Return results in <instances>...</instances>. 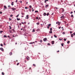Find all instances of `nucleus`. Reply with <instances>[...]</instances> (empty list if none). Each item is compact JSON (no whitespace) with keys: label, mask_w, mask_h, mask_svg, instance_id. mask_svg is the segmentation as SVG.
<instances>
[{"label":"nucleus","mask_w":75,"mask_h":75,"mask_svg":"<svg viewBox=\"0 0 75 75\" xmlns=\"http://www.w3.org/2000/svg\"><path fill=\"white\" fill-rule=\"evenodd\" d=\"M2 75H4V73H3V72H2Z\"/></svg>","instance_id":"34"},{"label":"nucleus","mask_w":75,"mask_h":75,"mask_svg":"<svg viewBox=\"0 0 75 75\" xmlns=\"http://www.w3.org/2000/svg\"><path fill=\"white\" fill-rule=\"evenodd\" d=\"M43 15L44 16H46V13H43Z\"/></svg>","instance_id":"16"},{"label":"nucleus","mask_w":75,"mask_h":75,"mask_svg":"<svg viewBox=\"0 0 75 75\" xmlns=\"http://www.w3.org/2000/svg\"><path fill=\"white\" fill-rule=\"evenodd\" d=\"M11 9H12L13 11H14V10H16V8H12Z\"/></svg>","instance_id":"1"},{"label":"nucleus","mask_w":75,"mask_h":75,"mask_svg":"<svg viewBox=\"0 0 75 75\" xmlns=\"http://www.w3.org/2000/svg\"><path fill=\"white\" fill-rule=\"evenodd\" d=\"M46 2H47V1H46V0H45V3H46Z\"/></svg>","instance_id":"48"},{"label":"nucleus","mask_w":75,"mask_h":75,"mask_svg":"<svg viewBox=\"0 0 75 75\" xmlns=\"http://www.w3.org/2000/svg\"><path fill=\"white\" fill-rule=\"evenodd\" d=\"M64 23L65 25H66V23H67V22H66V21H64Z\"/></svg>","instance_id":"28"},{"label":"nucleus","mask_w":75,"mask_h":75,"mask_svg":"<svg viewBox=\"0 0 75 75\" xmlns=\"http://www.w3.org/2000/svg\"><path fill=\"white\" fill-rule=\"evenodd\" d=\"M10 55H12V52H10L9 53Z\"/></svg>","instance_id":"15"},{"label":"nucleus","mask_w":75,"mask_h":75,"mask_svg":"<svg viewBox=\"0 0 75 75\" xmlns=\"http://www.w3.org/2000/svg\"><path fill=\"white\" fill-rule=\"evenodd\" d=\"M25 9H27V8H27V7H25Z\"/></svg>","instance_id":"39"},{"label":"nucleus","mask_w":75,"mask_h":75,"mask_svg":"<svg viewBox=\"0 0 75 75\" xmlns=\"http://www.w3.org/2000/svg\"><path fill=\"white\" fill-rule=\"evenodd\" d=\"M64 15H63V16H61L60 17L61 18H62V19H63V18H64Z\"/></svg>","instance_id":"4"},{"label":"nucleus","mask_w":75,"mask_h":75,"mask_svg":"<svg viewBox=\"0 0 75 75\" xmlns=\"http://www.w3.org/2000/svg\"><path fill=\"white\" fill-rule=\"evenodd\" d=\"M0 49L1 50V51H4V50L3 49V48L2 47H1Z\"/></svg>","instance_id":"8"},{"label":"nucleus","mask_w":75,"mask_h":75,"mask_svg":"<svg viewBox=\"0 0 75 75\" xmlns=\"http://www.w3.org/2000/svg\"><path fill=\"white\" fill-rule=\"evenodd\" d=\"M72 13H73V12H72V11L70 13V14H72Z\"/></svg>","instance_id":"54"},{"label":"nucleus","mask_w":75,"mask_h":75,"mask_svg":"<svg viewBox=\"0 0 75 75\" xmlns=\"http://www.w3.org/2000/svg\"><path fill=\"white\" fill-rule=\"evenodd\" d=\"M42 40H40V42H42Z\"/></svg>","instance_id":"29"},{"label":"nucleus","mask_w":75,"mask_h":75,"mask_svg":"<svg viewBox=\"0 0 75 75\" xmlns=\"http://www.w3.org/2000/svg\"><path fill=\"white\" fill-rule=\"evenodd\" d=\"M61 28V27H59V29H60V28Z\"/></svg>","instance_id":"52"},{"label":"nucleus","mask_w":75,"mask_h":75,"mask_svg":"<svg viewBox=\"0 0 75 75\" xmlns=\"http://www.w3.org/2000/svg\"><path fill=\"white\" fill-rule=\"evenodd\" d=\"M58 23H59V22H56V24H58Z\"/></svg>","instance_id":"50"},{"label":"nucleus","mask_w":75,"mask_h":75,"mask_svg":"<svg viewBox=\"0 0 75 75\" xmlns=\"http://www.w3.org/2000/svg\"><path fill=\"white\" fill-rule=\"evenodd\" d=\"M21 14H22V15H24V13H22Z\"/></svg>","instance_id":"45"},{"label":"nucleus","mask_w":75,"mask_h":75,"mask_svg":"<svg viewBox=\"0 0 75 75\" xmlns=\"http://www.w3.org/2000/svg\"><path fill=\"white\" fill-rule=\"evenodd\" d=\"M46 40H47V39L46 38H45L43 39L44 41H46Z\"/></svg>","instance_id":"2"},{"label":"nucleus","mask_w":75,"mask_h":75,"mask_svg":"<svg viewBox=\"0 0 75 75\" xmlns=\"http://www.w3.org/2000/svg\"><path fill=\"white\" fill-rule=\"evenodd\" d=\"M58 25H60V24H61V22H58Z\"/></svg>","instance_id":"30"},{"label":"nucleus","mask_w":75,"mask_h":75,"mask_svg":"<svg viewBox=\"0 0 75 75\" xmlns=\"http://www.w3.org/2000/svg\"><path fill=\"white\" fill-rule=\"evenodd\" d=\"M48 6H49V5L48 4H47V5H46V6H45V8H47V7H48Z\"/></svg>","instance_id":"5"},{"label":"nucleus","mask_w":75,"mask_h":75,"mask_svg":"<svg viewBox=\"0 0 75 75\" xmlns=\"http://www.w3.org/2000/svg\"><path fill=\"white\" fill-rule=\"evenodd\" d=\"M16 62H18V60H16Z\"/></svg>","instance_id":"64"},{"label":"nucleus","mask_w":75,"mask_h":75,"mask_svg":"<svg viewBox=\"0 0 75 75\" xmlns=\"http://www.w3.org/2000/svg\"><path fill=\"white\" fill-rule=\"evenodd\" d=\"M33 66L34 67H35V66H36L35 64H33Z\"/></svg>","instance_id":"25"},{"label":"nucleus","mask_w":75,"mask_h":75,"mask_svg":"<svg viewBox=\"0 0 75 75\" xmlns=\"http://www.w3.org/2000/svg\"><path fill=\"white\" fill-rule=\"evenodd\" d=\"M17 21H19V20H20V19H18V18H17Z\"/></svg>","instance_id":"19"},{"label":"nucleus","mask_w":75,"mask_h":75,"mask_svg":"<svg viewBox=\"0 0 75 75\" xmlns=\"http://www.w3.org/2000/svg\"><path fill=\"white\" fill-rule=\"evenodd\" d=\"M71 37H74V35H73V34H71Z\"/></svg>","instance_id":"17"},{"label":"nucleus","mask_w":75,"mask_h":75,"mask_svg":"<svg viewBox=\"0 0 75 75\" xmlns=\"http://www.w3.org/2000/svg\"><path fill=\"white\" fill-rule=\"evenodd\" d=\"M64 11V9L63 8L62 9V13H63Z\"/></svg>","instance_id":"18"},{"label":"nucleus","mask_w":75,"mask_h":75,"mask_svg":"<svg viewBox=\"0 0 75 75\" xmlns=\"http://www.w3.org/2000/svg\"><path fill=\"white\" fill-rule=\"evenodd\" d=\"M57 52H59V51L58 50V51H57Z\"/></svg>","instance_id":"59"},{"label":"nucleus","mask_w":75,"mask_h":75,"mask_svg":"<svg viewBox=\"0 0 75 75\" xmlns=\"http://www.w3.org/2000/svg\"><path fill=\"white\" fill-rule=\"evenodd\" d=\"M1 47H3V44H1Z\"/></svg>","instance_id":"38"},{"label":"nucleus","mask_w":75,"mask_h":75,"mask_svg":"<svg viewBox=\"0 0 75 75\" xmlns=\"http://www.w3.org/2000/svg\"><path fill=\"white\" fill-rule=\"evenodd\" d=\"M30 44H35V42H31L29 43Z\"/></svg>","instance_id":"6"},{"label":"nucleus","mask_w":75,"mask_h":75,"mask_svg":"<svg viewBox=\"0 0 75 75\" xmlns=\"http://www.w3.org/2000/svg\"><path fill=\"white\" fill-rule=\"evenodd\" d=\"M4 8H5L4 9H6V8H7V7H6V6H4Z\"/></svg>","instance_id":"11"},{"label":"nucleus","mask_w":75,"mask_h":75,"mask_svg":"<svg viewBox=\"0 0 75 75\" xmlns=\"http://www.w3.org/2000/svg\"><path fill=\"white\" fill-rule=\"evenodd\" d=\"M33 32H35V30L33 29V30L32 31Z\"/></svg>","instance_id":"40"},{"label":"nucleus","mask_w":75,"mask_h":75,"mask_svg":"<svg viewBox=\"0 0 75 75\" xmlns=\"http://www.w3.org/2000/svg\"><path fill=\"white\" fill-rule=\"evenodd\" d=\"M8 7H10V8H11V6L10 5H8Z\"/></svg>","instance_id":"46"},{"label":"nucleus","mask_w":75,"mask_h":75,"mask_svg":"<svg viewBox=\"0 0 75 75\" xmlns=\"http://www.w3.org/2000/svg\"><path fill=\"white\" fill-rule=\"evenodd\" d=\"M61 45H62V47H63V46H64V43H62Z\"/></svg>","instance_id":"24"},{"label":"nucleus","mask_w":75,"mask_h":75,"mask_svg":"<svg viewBox=\"0 0 75 75\" xmlns=\"http://www.w3.org/2000/svg\"><path fill=\"white\" fill-rule=\"evenodd\" d=\"M73 34L75 35V33H73Z\"/></svg>","instance_id":"62"},{"label":"nucleus","mask_w":75,"mask_h":75,"mask_svg":"<svg viewBox=\"0 0 75 75\" xmlns=\"http://www.w3.org/2000/svg\"><path fill=\"white\" fill-rule=\"evenodd\" d=\"M29 7L30 8H32V6L31 5L29 6Z\"/></svg>","instance_id":"22"},{"label":"nucleus","mask_w":75,"mask_h":75,"mask_svg":"<svg viewBox=\"0 0 75 75\" xmlns=\"http://www.w3.org/2000/svg\"><path fill=\"white\" fill-rule=\"evenodd\" d=\"M62 34H65V32H63Z\"/></svg>","instance_id":"43"},{"label":"nucleus","mask_w":75,"mask_h":75,"mask_svg":"<svg viewBox=\"0 0 75 75\" xmlns=\"http://www.w3.org/2000/svg\"><path fill=\"white\" fill-rule=\"evenodd\" d=\"M21 23L22 24H26V22H25L24 23L22 22Z\"/></svg>","instance_id":"10"},{"label":"nucleus","mask_w":75,"mask_h":75,"mask_svg":"<svg viewBox=\"0 0 75 75\" xmlns=\"http://www.w3.org/2000/svg\"><path fill=\"white\" fill-rule=\"evenodd\" d=\"M19 64H20V63H18L17 64V65H19Z\"/></svg>","instance_id":"37"},{"label":"nucleus","mask_w":75,"mask_h":75,"mask_svg":"<svg viewBox=\"0 0 75 75\" xmlns=\"http://www.w3.org/2000/svg\"><path fill=\"white\" fill-rule=\"evenodd\" d=\"M36 24H37V25H39V24H40V23L38 22Z\"/></svg>","instance_id":"31"},{"label":"nucleus","mask_w":75,"mask_h":75,"mask_svg":"<svg viewBox=\"0 0 75 75\" xmlns=\"http://www.w3.org/2000/svg\"><path fill=\"white\" fill-rule=\"evenodd\" d=\"M54 41H51V43L53 45V44H54Z\"/></svg>","instance_id":"3"},{"label":"nucleus","mask_w":75,"mask_h":75,"mask_svg":"<svg viewBox=\"0 0 75 75\" xmlns=\"http://www.w3.org/2000/svg\"><path fill=\"white\" fill-rule=\"evenodd\" d=\"M14 21H15V22H16V19H15L14 20Z\"/></svg>","instance_id":"58"},{"label":"nucleus","mask_w":75,"mask_h":75,"mask_svg":"<svg viewBox=\"0 0 75 75\" xmlns=\"http://www.w3.org/2000/svg\"><path fill=\"white\" fill-rule=\"evenodd\" d=\"M69 42H70V41H68L67 42V44H69Z\"/></svg>","instance_id":"35"},{"label":"nucleus","mask_w":75,"mask_h":75,"mask_svg":"<svg viewBox=\"0 0 75 75\" xmlns=\"http://www.w3.org/2000/svg\"><path fill=\"white\" fill-rule=\"evenodd\" d=\"M67 26L68 27V24H67Z\"/></svg>","instance_id":"61"},{"label":"nucleus","mask_w":75,"mask_h":75,"mask_svg":"<svg viewBox=\"0 0 75 75\" xmlns=\"http://www.w3.org/2000/svg\"><path fill=\"white\" fill-rule=\"evenodd\" d=\"M71 17H73L74 16L73 15H72V14L71 15Z\"/></svg>","instance_id":"33"},{"label":"nucleus","mask_w":75,"mask_h":75,"mask_svg":"<svg viewBox=\"0 0 75 75\" xmlns=\"http://www.w3.org/2000/svg\"><path fill=\"white\" fill-rule=\"evenodd\" d=\"M35 13H38V11H35Z\"/></svg>","instance_id":"32"},{"label":"nucleus","mask_w":75,"mask_h":75,"mask_svg":"<svg viewBox=\"0 0 75 75\" xmlns=\"http://www.w3.org/2000/svg\"><path fill=\"white\" fill-rule=\"evenodd\" d=\"M10 17H13V15H10Z\"/></svg>","instance_id":"41"},{"label":"nucleus","mask_w":75,"mask_h":75,"mask_svg":"<svg viewBox=\"0 0 75 75\" xmlns=\"http://www.w3.org/2000/svg\"><path fill=\"white\" fill-rule=\"evenodd\" d=\"M70 33L71 34V33H72V31H70Z\"/></svg>","instance_id":"57"},{"label":"nucleus","mask_w":75,"mask_h":75,"mask_svg":"<svg viewBox=\"0 0 75 75\" xmlns=\"http://www.w3.org/2000/svg\"><path fill=\"white\" fill-rule=\"evenodd\" d=\"M3 33V30L0 31V34H1V33Z\"/></svg>","instance_id":"13"},{"label":"nucleus","mask_w":75,"mask_h":75,"mask_svg":"<svg viewBox=\"0 0 75 75\" xmlns=\"http://www.w3.org/2000/svg\"><path fill=\"white\" fill-rule=\"evenodd\" d=\"M12 30L13 31V32H15V30L14 29H13Z\"/></svg>","instance_id":"26"},{"label":"nucleus","mask_w":75,"mask_h":75,"mask_svg":"<svg viewBox=\"0 0 75 75\" xmlns=\"http://www.w3.org/2000/svg\"><path fill=\"white\" fill-rule=\"evenodd\" d=\"M4 37H5V38H7V36H6V35H4Z\"/></svg>","instance_id":"27"},{"label":"nucleus","mask_w":75,"mask_h":75,"mask_svg":"<svg viewBox=\"0 0 75 75\" xmlns=\"http://www.w3.org/2000/svg\"><path fill=\"white\" fill-rule=\"evenodd\" d=\"M26 4H28V2H26Z\"/></svg>","instance_id":"63"},{"label":"nucleus","mask_w":75,"mask_h":75,"mask_svg":"<svg viewBox=\"0 0 75 75\" xmlns=\"http://www.w3.org/2000/svg\"><path fill=\"white\" fill-rule=\"evenodd\" d=\"M14 2H13L11 3V5H12V6H13V5H14Z\"/></svg>","instance_id":"12"},{"label":"nucleus","mask_w":75,"mask_h":75,"mask_svg":"<svg viewBox=\"0 0 75 75\" xmlns=\"http://www.w3.org/2000/svg\"><path fill=\"white\" fill-rule=\"evenodd\" d=\"M18 16H19V14H18V15L16 16V17H18Z\"/></svg>","instance_id":"42"},{"label":"nucleus","mask_w":75,"mask_h":75,"mask_svg":"<svg viewBox=\"0 0 75 75\" xmlns=\"http://www.w3.org/2000/svg\"><path fill=\"white\" fill-rule=\"evenodd\" d=\"M36 19H37V20H38V17H36Z\"/></svg>","instance_id":"53"},{"label":"nucleus","mask_w":75,"mask_h":75,"mask_svg":"<svg viewBox=\"0 0 75 75\" xmlns=\"http://www.w3.org/2000/svg\"><path fill=\"white\" fill-rule=\"evenodd\" d=\"M64 41H65L67 40V39H65V38H64Z\"/></svg>","instance_id":"47"},{"label":"nucleus","mask_w":75,"mask_h":75,"mask_svg":"<svg viewBox=\"0 0 75 75\" xmlns=\"http://www.w3.org/2000/svg\"><path fill=\"white\" fill-rule=\"evenodd\" d=\"M49 33L50 34H52V31H51L50 32H49Z\"/></svg>","instance_id":"20"},{"label":"nucleus","mask_w":75,"mask_h":75,"mask_svg":"<svg viewBox=\"0 0 75 75\" xmlns=\"http://www.w3.org/2000/svg\"><path fill=\"white\" fill-rule=\"evenodd\" d=\"M47 28L48 29H49V26H47Z\"/></svg>","instance_id":"55"},{"label":"nucleus","mask_w":75,"mask_h":75,"mask_svg":"<svg viewBox=\"0 0 75 75\" xmlns=\"http://www.w3.org/2000/svg\"><path fill=\"white\" fill-rule=\"evenodd\" d=\"M47 16H48V15H50V13H47V14H46Z\"/></svg>","instance_id":"14"},{"label":"nucleus","mask_w":75,"mask_h":75,"mask_svg":"<svg viewBox=\"0 0 75 75\" xmlns=\"http://www.w3.org/2000/svg\"><path fill=\"white\" fill-rule=\"evenodd\" d=\"M51 25V24H50L48 25L49 27H50V26Z\"/></svg>","instance_id":"21"},{"label":"nucleus","mask_w":75,"mask_h":75,"mask_svg":"<svg viewBox=\"0 0 75 75\" xmlns=\"http://www.w3.org/2000/svg\"><path fill=\"white\" fill-rule=\"evenodd\" d=\"M11 20V18H9V21H10Z\"/></svg>","instance_id":"49"},{"label":"nucleus","mask_w":75,"mask_h":75,"mask_svg":"<svg viewBox=\"0 0 75 75\" xmlns=\"http://www.w3.org/2000/svg\"><path fill=\"white\" fill-rule=\"evenodd\" d=\"M54 36L55 38H57V36H56V35H54Z\"/></svg>","instance_id":"23"},{"label":"nucleus","mask_w":75,"mask_h":75,"mask_svg":"<svg viewBox=\"0 0 75 75\" xmlns=\"http://www.w3.org/2000/svg\"><path fill=\"white\" fill-rule=\"evenodd\" d=\"M9 29H11V26H9Z\"/></svg>","instance_id":"36"},{"label":"nucleus","mask_w":75,"mask_h":75,"mask_svg":"<svg viewBox=\"0 0 75 75\" xmlns=\"http://www.w3.org/2000/svg\"><path fill=\"white\" fill-rule=\"evenodd\" d=\"M26 59H27V60H29L30 59V57H26Z\"/></svg>","instance_id":"7"},{"label":"nucleus","mask_w":75,"mask_h":75,"mask_svg":"<svg viewBox=\"0 0 75 75\" xmlns=\"http://www.w3.org/2000/svg\"><path fill=\"white\" fill-rule=\"evenodd\" d=\"M47 45H50V43H48V44H47Z\"/></svg>","instance_id":"60"},{"label":"nucleus","mask_w":75,"mask_h":75,"mask_svg":"<svg viewBox=\"0 0 75 75\" xmlns=\"http://www.w3.org/2000/svg\"><path fill=\"white\" fill-rule=\"evenodd\" d=\"M19 25H21V23H19Z\"/></svg>","instance_id":"51"},{"label":"nucleus","mask_w":75,"mask_h":75,"mask_svg":"<svg viewBox=\"0 0 75 75\" xmlns=\"http://www.w3.org/2000/svg\"><path fill=\"white\" fill-rule=\"evenodd\" d=\"M0 14H2V12H0Z\"/></svg>","instance_id":"56"},{"label":"nucleus","mask_w":75,"mask_h":75,"mask_svg":"<svg viewBox=\"0 0 75 75\" xmlns=\"http://www.w3.org/2000/svg\"><path fill=\"white\" fill-rule=\"evenodd\" d=\"M52 28H50V30L51 31H52Z\"/></svg>","instance_id":"44"},{"label":"nucleus","mask_w":75,"mask_h":75,"mask_svg":"<svg viewBox=\"0 0 75 75\" xmlns=\"http://www.w3.org/2000/svg\"><path fill=\"white\" fill-rule=\"evenodd\" d=\"M26 17H27V18L26 17L25 18L26 19H28V15H27L26 16Z\"/></svg>","instance_id":"9"}]
</instances>
